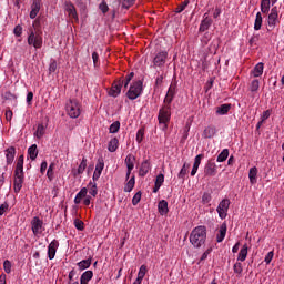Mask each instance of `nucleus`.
I'll list each match as a JSON object with an SVG mask.
<instances>
[{"instance_id": "obj_1", "label": "nucleus", "mask_w": 284, "mask_h": 284, "mask_svg": "<svg viewBox=\"0 0 284 284\" xmlns=\"http://www.w3.org/2000/svg\"><path fill=\"white\" fill-rule=\"evenodd\" d=\"M207 240V229L205 226H197L192 230L190 234V243L199 248L205 245V241Z\"/></svg>"}, {"instance_id": "obj_2", "label": "nucleus", "mask_w": 284, "mask_h": 284, "mask_svg": "<svg viewBox=\"0 0 284 284\" xmlns=\"http://www.w3.org/2000/svg\"><path fill=\"white\" fill-rule=\"evenodd\" d=\"M65 110L71 119H79L81 116V104H79V100L77 99H70L65 105Z\"/></svg>"}, {"instance_id": "obj_3", "label": "nucleus", "mask_w": 284, "mask_h": 284, "mask_svg": "<svg viewBox=\"0 0 284 284\" xmlns=\"http://www.w3.org/2000/svg\"><path fill=\"white\" fill-rule=\"evenodd\" d=\"M142 92H143V81L138 80L130 85L129 91L126 92V97L128 99H130V101H134L135 99H139Z\"/></svg>"}, {"instance_id": "obj_4", "label": "nucleus", "mask_w": 284, "mask_h": 284, "mask_svg": "<svg viewBox=\"0 0 284 284\" xmlns=\"http://www.w3.org/2000/svg\"><path fill=\"white\" fill-rule=\"evenodd\" d=\"M170 116H172V113L170 112V105L163 106L159 111V123H163L164 128H168V123H170Z\"/></svg>"}, {"instance_id": "obj_5", "label": "nucleus", "mask_w": 284, "mask_h": 284, "mask_svg": "<svg viewBox=\"0 0 284 284\" xmlns=\"http://www.w3.org/2000/svg\"><path fill=\"white\" fill-rule=\"evenodd\" d=\"M28 43L29 45H33L36 49H40L43 45V38L41 34L31 31L28 37Z\"/></svg>"}, {"instance_id": "obj_6", "label": "nucleus", "mask_w": 284, "mask_h": 284, "mask_svg": "<svg viewBox=\"0 0 284 284\" xmlns=\"http://www.w3.org/2000/svg\"><path fill=\"white\" fill-rule=\"evenodd\" d=\"M168 61V51H160L153 58V68H163Z\"/></svg>"}, {"instance_id": "obj_7", "label": "nucleus", "mask_w": 284, "mask_h": 284, "mask_svg": "<svg viewBox=\"0 0 284 284\" xmlns=\"http://www.w3.org/2000/svg\"><path fill=\"white\" fill-rule=\"evenodd\" d=\"M121 88H123V77L112 83L109 91V97H113L114 99H116V97L121 94Z\"/></svg>"}, {"instance_id": "obj_8", "label": "nucleus", "mask_w": 284, "mask_h": 284, "mask_svg": "<svg viewBox=\"0 0 284 284\" xmlns=\"http://www.w3.org/2000/svg\"><path fill=\"white\" fill-rule=\"evenodd\" d=\"M227 210H230V200L224 199L220 202L216 209L220 219H227Z\"/></svg>"}, {"instance_id": "obj_9", "label": "nucleus", "mask_w": 284, "mask_h": 284, "mask_svg": "<svg viewBox=\"0 0 284 284\" xmlns=\"http://www.w3.org/2000/svg\"><path fill=\"white\" fill-rule=\"evenodd\" d=\"M276 23H278V8L273 7L271 9V13L268 14V28L274 30V28H276Z\"/></svg>"}, {"instance_id": "obj_10", "label": "nucleus", "mask_w": 284, "mask_h": 284, "mask_svg": "<svg viewBox=\"0 0 284 284\" xmlns=\"http://www.w3.org/2000/svg\"><path fill=\"white\" fill-rule=\"evenodd\" d=\"M42 229H43V221H41V219H39L38 216H34L31 221V230L34 236H37V234H41Z\"/></svg>"}, {"instance_id": "obj_11", "label": "nucleus", "mask_w": 284, "mask_h": 284, "mask_svg": "<svg viewBox=\"0 0 284 284\" xmlns=\"http://www.w3.org/2000/svg\"><path fill=\"white\" fill-rule=\"evenodd\" d=\"M23 174L14 173L13 190L16 194H19V192H21V187H23Z\"/></svg>"}, {"instance_id": "obj_12", "label": "nucleus", "mask_w": 284, "mask_h": 284, "mask_svg": "<svg viewBox=\"0 0 284 284\" xmlns=\"http://www.w3.org/2000/svg\"><path fill=\"white\" fill-rule=\"evenodd\" d=\"M65 10L70 19H74V21H79V14L77 13V8L72 2H65Z\"/></svg>"}, {"instance_id": "obj_13", "label": "nucleus", "mask_w": 284, "mask_h": 284, "mask_svg": "<svg viewBox=\"0 0 284 284\" xmlns=\"http://www.w3.org/2000/svg\"><path fill=\"white\" fill-rule=\"evenodd\" d=\"M175 94H176V84H171L169 87L168 93L165 95L164 103L170 105V103H172V101H174Z\"/></svg>"}, {"instance_id": "obj_14", "label": "nucleus", "mask_w": 284, "mask_h": 284, "mask_svg": "<svg viewBox=\"0 0 284 284\" xmlns=\"http://www.w3.org/2000/svg\"><path fill=\"white\" fill-rule=\"evenodd\" d=\"M205 176H216V163L209 161L204 168Z\"/></svg>"}, {"instance_id": "obj_15", "label": "nucleus", "mask_w": 284, "mask_h": 284, "mask_svg": "<svg viewBox=\"0 0 284 284\" xmlns=\"http://www.w3.org/2000/svg\"><path fill=\"white\" fill-rule=\"evenodd\" d=\"M41 10V0H33L31 4L30 19H37V14H39Z\"/></svg>"}, {"instance_id": "obj_16", "label": "nucleus", "mask_w": 284, "mask_h": 284, "mask_svg": "<svg viewBox=\"0 0 284 284\" xmlns=\"http://www.w3.org/2000/svg\"><path fill=\"white\" fill-rule=\"evenodd\" d=\"M59 247V242L57 240H53L48 247V257L50 261L57 256V248Z\"/></svg>"}, {"instance_id": "obj_17", "label": "nucleus", "mask_w": 284, "mask_h": 284, "mask_svg": "<svg viewBox=\"0 0 284 284\" xmlns=\"http://www.w3.org/2000/svg\"><path fill=\"white\" fill-rule=\"evenodd\" d=\"M4 152L8 165L12 164L17 154V149H14V146H10Z\"/></svg>"}, {"instance_id": "obj_18", "label": "nucleus", "mask_w": 284, "mask_h": 284, "mask_svg": "<svg viewBox=\"0 0 284 284\" xmlns=\"http://www.w3.org/2000/svg\"><path fill=\"white\" fill-rule=\"evenodd\" d=\"M210 26H212V18H209L207 13H205L200 24V32H205V30H210Z\"/></svg>"}, {"instance_id": "obj_19", "label": "nucleus", "mask_w": 284, "mask_h": 284, "mask_svg": "<svg viewBox=\"0 0 284 284\" xmlns=\"http://www.w3.org/2000/svg\"><path fill=\"white\" fill-rule=\"evenodd\" d=\"M220 233L216 236V242L217 243H223V240L225 239V234H227V224L226 223H222V225L220 226Z\"/></svg>"}, {"instance_id": "obj_20", "label": "nucleus", "mask_w": 284, "mask_h": 284, "mask_svg": "<svg viewBox=\"0 0 284 284\" xmlns=\"http://www.w3.org/2000/svg\"><path fill=\"white\" fill-rule=\"evenodd\" d=\"M134 161H136V158L132 154H128L124 163L126 165V170H129V172H132L134 170Z\"/></svg>"}, {"instance_id": "obj_21", "label": "nucleus", "mask_w": 284, "mask_h": 284, "mask_svg": "<svg viewBox=\"0 0 284 284\" xmlns=\"http://www.w3.org/2000/svg\"><path fill=\"white\" fill-rule=\"evenodd\" d=\"M150 172V160H144L140 166L139 175L145 176Z\"/></svg>"}, {"instance_id": "obj_22", "label": "nucleus", "mask_w": 284, "mask_h": 284, "mask_svg": "<svg viewBox=\"0 0 284 284\" xmlns=\"http://www.w3.org/2000/svg\"><path fill=\"white\" fill-rule=\"evenodd\" d=\"M216 134V128L215 126H206L203 131L202 136L204 139H213V136Z\"/></svg>"}, {"instance_id": "obj_23", "label": "nucleus", "mask_w": 284, "mask_h": 284, "mask_svg": "<svg viewBox=\"0 0 284 284\" xmlns=\"http://www.w3.org/2000/svg\"><path fill=\"white\" fill-rule=\"evenodd\" d=\"M158 210H159L161 216H165V214H168V212H170V209H168V201L161 200L158 204Z\"/></svg>"}, {"instance_id": "obj_24", "label": "nucleus", "mask_w": 284, "mask_h": 284, "mask_svg": "<svg viewBox=\"0 0 284 284\" xmlns=\"http://www.w3.org/2000/svg\"><path fill=\"white\" fill-rule=\"evenodd\" d=\"M94 273L92 271H85L80 277V284H88L92 281Z\"/></svg>"}, {"instance_id": "obj_25", "label": "nucleus", "mask_w": 284, "mask_h": 284, "mask_svg": "<svg viewBox=\"0 0 284 284\" xmlns=\"http://www.w3.org/2000/svg\"><path fill=\"white\" fill-rule=\"evenodd\" d=\"M201 159H203V154H199L195 156L194 164L191 171V176H194L196 172H199V165H201Z\"/></svg>"}, {"instance_id": "obj_26", "label": "nucleus", "mask_w": 284, "mask_h": 284, "mask_svg": "<svg viewBox=\"0 0 284 284\" xmlns=\"http://www.w3.org/2000/svg\"><path fill=\"white\" fill-rule=\"evenodd\" d=\"M28 154H29L31 161H36L37 160V156H39V150H37V144H32L28 149Z\"/></svg>"}, {"instance_id": "obj_27", "label": "nucleus", "mask_w": 284, "mask_h": 284, "mask_svg": "<svg viewBox=\"0 0 284 284\" xmlns=\"http://www.w3.org/2000/svg\"><path fill=\"white\" fill-rule=\"evenodd\" d=\"M136 184V180L135 176L132 175L130 178V180L125 183L124 185V192H131L132 190H134V185Z\"/></svg>"}, {"instance_id": "obj_28", "label": "nucleus", "mask_w": 284, "mask_h": 284, "mask_svg": "<svg viewBox=\"0 0 284 284\" xmlns=\"http://www.w3.org/2000/svg\"><path fill=\"white\" fill-rule=\"evenodd\" d=\"M108 150L109 152H116V150H119V139H111L108 145Z\"/></svg>"}, {"instance_id": "obj_29", "label": "nucleus", "mask_w": 284, "mask_h": 284, "mask_svg": "<svg viewBox=\"0 0 284 284\" xmlns=\"http://www.w3.org/2000/svg\"><path fill=\"white\" fill-rule=\"evenodd\" d=\"M14 174H23V155L18 158Z\"/></svg>"}, {"instance_id": "obj_30", "label": "nucleus", "mask_w": 284, "mask_h": 284, "mask_svg": "<svg viewBox=\"0 0 284 284\" xmlns=\"http://www.w3.org/2000/svg\"><path fill=\"white\" fill-rule=\"evenodd\" d=\"M258 174V169H256V166H253L250 169L248 172V179L252 183V185H254V183H256V175Z\"/></svg>"}, {"instance_id": "obj_31", "label": "nucleus", "mask_w": 284, "mask_h": 284, "mask_svg": "<svg viewBox=\"0 0 284 284\" xmlns=\"http://www.w3.org/2000/svg\"><path fill=\"white\" fill-rule=\"evenodd\" d=\"M247 258V244H244L243 247L240 250L237 261H241L243 263Z\"/></svg>"}, {"instance_id": "obj_32", "label": "nucleus", "mask_w": 284, "mask_h": 284, "mask_svg": "<svg viewBox=\"0 0 284 284\" xmlns=\"http://www.w3.org/2000/svg\"><path fill=\"white\" fill-rule=\"evenodd\" d=\"M90 265H92V257H90L88 260H82L81 262L78 263V267L81 271L88 270V267H90Z\"/></svg>"}, {"instance_id": "obj_33", "label": "nucleus", "mask_w": 284, "mask_h": 284, "mask_svg": "<svg viewBox=\"0 0 284 284\" xmlns=\"http://www.w3.org/2000/svg\"><path fill=\"white\" fill-rule=\"evenodd\" d=\"M227 156H230V150L224 149V150L217 155V163H223L224 161H227Z\"/></svg>"}, {"instance_id": "obj_34", "label": "nucleus", "mask_w": 284, "mask_h": 284, "mask_svg": "<svg viewBox=\"0 0 284 284\" xmlns=\"http://www.w3.org/2000/svg\"><path fill=\"white\" fill-rule=\"evenodd\" d=\"M232 110V104H222L217 108V114H227Z\"/></svg>"}, {"instance_id": "obj_35", "label": "nucleus", "mask_w": 284, "mask_h": 284, "mask_svg": "<svg viewBox=\"0 0 284 284\" xmlns=\"http://www.w3.org/2000/svg\"><path fill=\"white\" fill-rule=\"evenodd\" d=\"M263 26V16L261 12L256 13L255 23H254V30H261V27Z\"/></svg>"}, {"instance_id": "obj_36", "label": "nucleus", "mask_w": 284, "mask_h": 284, "mask_svg": "<svg viewBox=\"0 0 284 284\" xmlns=\"http://www.w3.org/2000/svg\"><path fill=\"white\" fill-rule=\"evenodd\" d=\"M264 64L262 62L257 63L253 69V77H261L263 74Z\"/></svg>"}, {"instance_id": "obj_37", "label": "nucleus", "mask_w": 284, "mask_h": 284, "mask_svg": "<svg viewBox=\"0 0 284 284\" xmlns=\"http://www.w3.org/2000/svg\"><path fill=\"white\" fill-rule=\"evenodd\" d=\"M270 0H262L261 1V12L263 14H267V12H270Z\"/></svg>"}, {"instance_id": "obj_38", "label": "nucleus", "mask_w": 284, "mask_h": 284, "mask_svg": "<svg viewBox=\"0 0 284 284\" xmlns=\"http://www.w3.org/2000/svg\"><path fill=\"white\" fill-rule=\"evenodd\" d=\"M119 130H121V122H119V121L113 122L109 128V132L111 134H116V132H119Z\"/></svg>"}, {"instance_id": "obj_39", "label": "nucleus", "mask_w": 284, "mask_h": 284, "mask_svg": "<svg viewBox=\"0 0 284 284\" xmlns=\"http://www.w3.org/2000/svg\"><path fill=\"white\" fill-rule=\"evenodd\" d=\"M43 134H45V126L43 124H39L34 132V136H37V139H42Z\"/></svg>"}, {"instance_id": "obj_40", "label": "nucleus", "mask_w": 284, "mask_h": 284, "mask_svg": "<svg viewBox=\"0 0 284 284\" xmlns=\"http://www.w3.org/2000/svg\"><path fill=\"white\" fill-rule=\"evenodd\" d=\"M89 187V193L91 194V196H97V194H99V190L97 189V182H89L88 184Z\"/></svg>"}, {"instance_id": "obj_41", "label": "nucleus", "mask_w": 284, "mask_h": 284, "mask_svg": "<svg viewBox=\"0 0 284 284\" xmlns=\"http://www.w3.org/2000/svg\"><path fill=\"white\" fill-rule=\"evenodd\" d=\"M187 170H190V164L187 162H184L181 171L178 174L179 179H185V174H187Z\"/></svg>"}, {"instance_id": "obj_42", "label": "nucleus", "mask_w": 284, "mask_h": 284, "mask_svg": "<svg viewBox=\"0 0 284 284\" xmlns=\"http://www.w3.org/2000/svg\"><path fill=\"white\" fill-rule=\"evenodd\" d=\"M233 271H234V274H236L237 276H241L243 274V264L241 262H236L233 265Z\"/></svg>"}, {"instance_id": "obj_43", "label": "nucleus", "mask_w": 284, "mask_h": 284, "mask_svg": "<svg viewBox=\"0 0 284 284\" xmlns=\"http://www.w3.org/2000/svg\"><path fill=\"white\" fill-rule=\"evenodd\" d=\"M85 168H88V159L83 158L78 166V174H83V172H85Z\"/></svg>"}, {"instance_id": "obj_44", "label": "nucleus", "mask_w": 284, "mask_h": 284, "mask_svg": "<svg viewBox=\"0 0 284 284\" xmlns=\"http://www.w3.org/2000/svg\"><path fill=\"white\" fill-rule=\"evenodd\" d=\"M145 274H148V266L142 265L138 273V280L143 281V278H145Z\"/></svg>"}, {"instance_id": "obj_45", "label": "nucleus", "mask_w": 284, "mask_h": 284, "mask_svg": "<svg viewBox=\"0 0 284 284\" xmlns=\"http://www.w3.org/2000/svg\"><path fill=\"white\" fill-rule=\"evenodd\" d=\"M103 168H105V163L103 162V159H98V163L95 165V172L101 174V172H103Z\"/></svg>"}, {"instance_id": "obj_46", "label": "nucleus", "mask_w": 284, "mask_h": 284, "mask_svg": "<svg viewBox=\"0 0 284 284\" xmlns=\"http://www.w3.org/2000/svg\"><path fill=\"white\" fill-rule=\"evenodd\" d=\"M190 6V0H185L184 2H182L181 4H179L175 9V12L178 14H181V12H183V10H185V7Z\"/></svg>"}, {"instance_id": "obj_47", "label": "nucleus", "mask_w": 284, "mask_h": 284, "mask_svg": "<svg viewBox=\"0 0 284 284\" xmlns=\"http://www.w3.org/2000/svg\"><path fill=\"white\" fill-rule=\"evenodd\" d=\"M258 88H261L258 80H253L250 85L251 92H258Z\"/></svg>"}, {"instance_id": "obj_48", "label": "nucleus", "mask_w": 284, "mask_h": 284, "mask_svg": "<svg viewBox=\"0 0 284 284\" xmlns=\"http://www.w3.org/2000/svg\"><path fill=\"white\" fill-rule=\"evenodd\" d=\"M47 176L50 181H52V179H54V163H51L48 168L47 171Z\"/></svg>"}, {"instance_id": "obj_49", "label": "nucleus", "mask_w": 284, "mask_h": 284, "mask_svg": "<svg viewBox=\"0 0 284 284\" xmlns=\"http://www.w3.org/2000/svg\"><path fill=\"white\" fill-rule=\"evenodd\" d=\"M141 191H138L132 199V205H139V203H141Z\"/></svg>"}, {"instance_id": "obj_50", "label": "nucleus", "mask_w": 284, "mask_h": 284, "mask_svg": "<svg viewBox=\"0 0 284 284\" xmlns=\"http://www.w3.org/2000/svg\"><path fill=\"white\" fill-rule=\"evenodd\" d=\"M99 9L101 10V12L103 14H106V12H109L110 8L108 7V2H105V0H103L100 4H99Z\"/></svg>"}, {"instance_id": "obj_51", "label": "nucleus", "mask_w": 284, "mask_h": 284, "mask_svg": "<svg viewBox=\"0 0 284 284\" xmlns=\"http://www.w3.org/2000/svg\"><path fill=\"white\" fill-rule=\"evenodd\" d=\"M3 267H4L6 274H10V272H12V263L9 260H6L3 262Z\"/></svg>"}, {"instance_id": "obj_52", "label": "nucleus", "mask_w": 284, "mask_h": 284, "mask_svg": "<svg viewBox=\"0 0 284 284\" xmlns=\"http://www.w3.org/2000/svg\"><path fill=\"white\" fill-rule=\"evenodd\" d=\"M3 99L6 101H17V95L12 94L10 91L4 92Z\"/></svg>"}, {"instance_id": "obj_53", "label": "nucleus", "mask_w": 284, "mask_h": 284, "mask_svg": "<svg viewBox=\"0 0 284 284\" xmlns=\"http://www.w3.org/2000/svg\"><path fill=\"white\" fill-rule=\"evenodd\" d=\"M136 0H123L122 1V8H124L125 10H128L129 8H132V6H134V2Z\"/></svg>"}, {"instance_id": "obj_54", "label": "nucleus", "mask_w": 284, "mask_h": 284, "mask_svg": "<svg viewBox=\"0 0 284 284\" xmlns=\"http://www.w3.org/2000/svg\"><path fill=\"white\" fill-rule=\"evenodd\" d=\"M57 68H58L57 60H52L49 64V73L52 74L57 72Z\"/></svg>"}, {"instance_id": "obj_55", "label": "nucleus", "mask_w": 284, "mask_h": 284, "mask_svg": "<svg viewBox=\"0 0 284 284\" xmlns=\"http://www.w3.org/2000/svg\"><path fill=\"white\" fill-rule=\"evenodd\" d=\"M165 181V175L163 173H160L155 179V184L162 186Z\"/></svg>"}, {"instance_id": "obj_56", "label": "nucleus", "mask_w": 284, "mask_h": 284, "mask_svg": "<svg viewBox=\"0 0 284 284\" xmlns=\"http://www.w3.org/2000/svg\"><path fill=\"white\" fill-rule=\"evenodd\" d=\"M74 225H75V227H77L80 232H83V230H84L83 221H81V220H79V219H75V220H74Z\"/></svg>"}, {"instance_id": "obj_57", "label": "nucleus", "mask_w": 284, "mask_h": 284, "mask_svg": "<svg viewBox=\"0 0 284 284\" xmlns=\"http://www.w3.org/2000/svg\"><path fill=\"white\" fill-rule=\"evenodd\" d=\"M13 34L21 37V34H23V28L20 24L16 26L13 29Z\"/></svg>"}, {"instance_id": "obj_58", "label": "nucleus", "mask_w": 284, "mask_h": 284, "mask_svg": "<svg viewBox=\"0 0 284 284\" xmlns=\"http://www.w3.org/2000/svg\"><path fill=\"white\" fill-rule=\"evenodd\" d=\"M10 207V205L8 204V202H4L3 204L0 205V216H3V214L6 212H8V209Z\"/></svg>"}, {"instance_id": "obj_59", "label": "nucleus", "mask_w": 284, "mask_h": 284, "mask_svg": "<svg viewBox=\"0 0 284 284\" xmlns=\"http://www.w3.org/2000/svg\"><path fill=\"white\" fill-rule=\"evenodd\" d=\"M145 134V131L143 129H140L136 133V141L138 143H141L143 141V136Z\"/></svg>"}, {"instance_id": "obj_60", "label": "nucleus", "mask_w": 284, "mask_h": 284, "mask_svg": "<svg viewBox=\"0 0 284 284\" xmlns=\"http://www.w3.org/2000/svg\"><path fill=\"white\" fill-rule=\"evenodd\" d=\"M272 258H274V252L271 251L267 253V255L264 258L266 265H270V263H272Z\"/></svg>"}, {"instance_id": "obj_61", "label": "nucleus", "mask_w": 284, "mask_h": 284, "mask_svg": "<svg viewBox=\"0 0 284 284\" xmlns=\"http://www.w3.org/2000/svg\"><path fill=\"white\" fill-rule=\"evenodd\" d=\"M210 201H212V195L210 193H204L202 196V202L204 204H207V203H210Z\"/></svg>"}, {"instance_id": "obj_62", "label": "nucleus", "mask_w": 284, "mask_h": 284, "mask_svg": "<svg viewBox=\"0 0 284 284\" xmlns=\"http://www.w3.org/2000/svg\"><path fill=\"white\" fill-rule=\"evenodd\" d=\"M80 199H85V196H88V189L87 187H82L80 190V192L77 194Z\"/></svg>"}, {"instance_id": "obj_63", "label": "nucleus", "mask_w": 284, "mask_h": 284, "mask_svg": "<svg viewBox=\"0 0 284 284\" xmlns=\"http://www.w3.org/2000/svg\"><path fill=\"white\" fill-rule=\"evenodd\" d=\"M210 254H212V247L207 248L201 256L200 261H205L207 258V256H210Z\"/></svg>"}, {"instance_id": "obj_64", "label": "nucleus", "mask_w": 284, "mask_h": 284, "mask_svg": "<svg viewBox=\"0 0 284 284\" xmlns=\"http://www.w3.org/2000/svg\"><path fill=\"white\" fill-rule=\"evenodd\" d=\"M162 84H163V75H160L155 80V88H161Z\"/></svg>"}]
</instances>
